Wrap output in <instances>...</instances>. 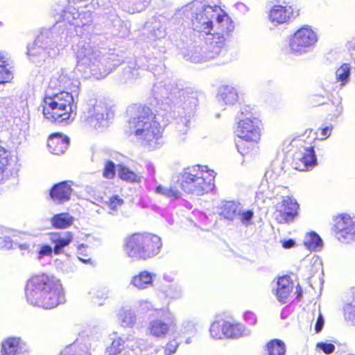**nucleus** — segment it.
<instances>
[{
	"instance_id": "nucleus-46",
	"label": "nucleus",
	"mask_w": 355,
	"mask_h": 355,
	"mask_svg": "<svg viewBox=\"0 0 355 355\" xmlns=\"http://www.w3.org/2000/svg\"><path fill=\"white\" fill-rule=\"evenodd\" d=\"M253 109L250 105H243L241 110L240 112L241 115L248 116L249 114H253Z\"/></svg>"
},
{
	"instance_id": "nucleus-45",
	"label": "nucleus",
	"mask_w": 355,
	"mask_h": 355,
	"mask_svg": "<svg viewBox=\"0 0 355 355\" xmlns=\"http://www.w3.org/2000/svg\"><path fill=\"white\" fill-rule=\"evenodd\" d=\"M323 325H324V320H323L322 315L321 314H319V315L317 318V321L315 324V331L316 333L320 332L323 328Z\"/></svg>"
},
{
	"instance_id": "nucleus-26",
	"label": "nucleus",
	"mask_w": 355,
	"mask_h": 355,
	"mask_svg": "<svg viewBox=\"0 0 355 355\" xmlns=\"http://www.w3.org/2000/svg\"><path fill=\"white\" fill-rule=\"evenodd\" d=\"M268 355H285V343L279 339L270 340L265 346Z\"/></svg>"
},
{
	"instance_id": "nucleus-6",
	"label": "nucleus",
	"mask_w": 355,
	"mask_h": 355,
	"mask_svg": "<svg viewBox=\"0 0 355 355\" xmlns=\"http://www.w3.org/2000/svg\"><path fill=\"white\" fill-rule=\"evenodd\" d=\"M263 128L261 120L256 116L245 117L237 122L235 132L240 140L236 145L240 154L244 156L258 148Z\"/></svg>"
},
{
	"instance_id": "nucleus-17",
	"label": "nucleus",
	"mask_w": 355,
	"mask_h": 355,
	"mask_svg": "<svg viewBox=\"0 0 355 355\" xmlns=\"http://www.w3.org/2000/svg\"><path fill=\"white\" fill-rule=\"evenodd\" d=\"M83 120L87 125L94 128H99L102 122L105 120L104 114L95 106L88 107L87 110L84 112Z\"/></svg>"
},
{
	"instance_id": "nucleus-38",
	"label": "nucleus",
	"mask_w": 355,
	"mask_h": 355,
	"mask_svg": "<svg viewBox=\"0 0 355 355\" xmlns=\"http://www.w3.org/2000/svg\"><path fill=\"white\" fill-rule=\"evenodd\" d=\"M222 95L226 103H232L237 98V94L233 89H227V92H223Z\"/></svg>"
},
{
	"instance_id": "nucleus-19",
	"label": "nucleus",
	"mask_w": 355,
	"mask_h": 355,
	"mask_svg": "<svg viewBox=\"0 0 355 355\" xmlns=\"http://www.w3.org/2000/svg\"><path fill=\"white\" fill-rule=\"evenodd\" d=\"M220 13L216 17V24L214 25V29L221 32V34L229 35L234 28V25L227 14L220 8Z\"/></svg>"
},
{
	"instance_id": "nucleus-29",
	"label": "nucleus",
	"mask_w": 355,
	"mask_h": 355,
	"mask_svg": "<svg viewBox=\"0 0 355 355\" xmlns=\"http://www.w3.org/2000/svg\"><path fill=\"white\" fill-rule=\"evenodd\" d=\"M350 67L347 63H343L336 72V80L341 85H345L350 74Z\"/></svg>"
},
{
	"instance_id": "nucleus-49",
	"label": "nucleus",
	"mask_w": 355,
	"mask_h": 355,
	"mask_svg": "<svg viewBox=\"0 0 355 355\" xmlns=\"http://www.w3.org/2000/svg\"><path fill=\"white\" fill-rule=\"evenodd\" d=\"M298 290L299 291H298L297 297H300L302 295V291H301L300 287H299Z\"/></svg>"
},
{
	"instance_id": "nucleus-13",
	"label": "nucleus",
	"mask_w": 355,
	"mask_h": 355,
	"mask_svg": "<svg viewBox=\"0 0 355 355\" xmlns=\"http://www.w3.org/2000/svg\"><path fill=\"white\" fill-rule=\"evenodd\" d=\"M294 10L291 5L277 4L273 6L268 13L269 20L274 24H282L290 21L293 17Z\"/></svg>"
},
{
	"instance_id": "nucleus-12",
	"label": "nucleus",
	"mask_w": 355,
	"mask_h": 355,
	"mask_svg": "<svg viewBox=\"0 0 355 355\" xmlns=\"http://www.w3.org/2000/svg\"><path fill=\"white\" fill-rule=\"evenodd\" d=\"M333 231L338 241L343 243H349L354 240L355 222L348 214H342L334 218Z\"/></svg>"
},
{
	"instance_id": "nucleus-34",
	"label": "nucleus",
	"mask_w": 355,
	"mask_h": 355,
	"mask_svg": "<svg viewBox=\"0 0 355 355\" xmlns=\"http://www.w3.org/2000/svg\"><path fill=\"white\" fill-rule=\"evenodd\" d=\"M11 156L10 152L0 146V173L4 172L10 164Z\"/></svg>"
},
{
	"instance_id": "nucleus-37",
	"label": "nucleus",
	"mask_w": 355,
	"mask_h": 355,
	"mask_svg": "<svg viewBox=\"0 0 355 355\" xmlns=\"http://www.w3.org/2000/svg\"><path fill=\"white\" fill-rule=\"evenodd\" d=\"M180 343L177 341L176 338L169 339L164 347V354L166 355H171L176 352Z\"/></svg>"
},
{
	"instance_id": "nucleus-21",
	"label": "nucleus",
	"mask_w": 355,
	"mask_h": 355,
	"mask_svg": "<svg viewBox=\"0 0 355 355\" xmlns=\"http://www.w3.org/2000/svg\"><path fill=\"white\" fill-rule=\"evenodd\" d=\"M73 217L67 212L55 214L51 219L52 227L58 230L69 227L73 225Z\"/></svg>"
},
{
	"instance_id": "nucleus-35",
	"label": "nucleus",
	"mask_w": 355,
	"mask_h": 355,
	"mask_svg": "<svg viewBox=\"0 0 355 355\" xmlns=\"http://www.w3.org/2000/svg\"><path fill=\"white\" fill-rule=\"evenodd\" d=\"M119 320L123 327H132L135 323V317L130 313L123 312L119 315Z\"/></svg>"
},
{
	"instance_id": "nucleus-50",
	"label": "nucleus",
	"mask_w": 355,
	"mask_h": 355,
	"mask_svg": "<svg viewBox=\"0 0 355 355\" xmlns=\"http://www.w3.org/2000/svg\"><path fill=\"white\" fill-rule=\"evenodd\" d=\"M148 1H146V4H145V5H144V7H145V6H146V4H148Z\"/></svg>"
},
{
	"instance_id": "nucleus-32",
	"label": "nucleus",
	"mask_w": 355,
	"mask_h": 355,
	"mask_svg": "<svg viewBox=\"0 0 355 355\" xmlns=\"http://www.w3.org/2000/svg\"><path fill=\"white\" fill-rule=\"evenodd\" d=\"M124 204L123 199L119 195H113L105 202L107 208L112 212L117 211Z\"/></svg>"
},
{
	"instance_id": "nucleus-28",
	"label": "nucleus",
	"mask_w": 355,
	"mask_h": 355,
	"mask_svg": "<svg viewBox=\"0 0 355 355\" xmlns=\"http://www.w3.org/2000/svg\"><path fill=\"white\" fill-rule=\"evenodd\" d=\"M220 215L228 220H233L237 215V207L233 202H227L220 208Z\"/></svg>"
},
{
	"instance_id": "nucleus-7",
	"label": "nucleus",
	"mask_w": 355,
	"mask_h": 355,
	"mask_svg": "<svg viewBox=\"0 0 355 355\" xmlns=\"http://www.w3.org/2000/svg\"><path fill=\"white\" fill-rule=\"evenodd\" d=\"M312 132V129H306L304 134L294 137L290 143L291 150L293 151L291 165L299 171H306L313 168L317 164V157L313 146H306L305 135L308 136Z\"/></svg>"
},
{
	"instance_id": "nucleus-8",
	"label": "nucleus",
	"mask_w": 355,
	"mask_h": 355,
	"mask_svg": "<svg viewBox=\"0 0 355 355\" xmlns=\"http://www.w3.org/2000/svg\"><path fill=\"white\" fill-rule=\"evenodd\" d=\"M219 6H205L203 9L196 14L195 19L193 20V25L198 32L205 35H211L210 40L211 48L216 51L222 49L225 45V37L226 34H221V32L214 29V24L209 17L210 12H217Z\"/></svg>"
},
{
	"instance_id": "nucleus-43",
	"label": "nucleus",
	"mask_w": 355,
	"mask_h": 355,
	"mask_svg": "<svg viewBox=\"0 0 355 355\" xmlns=\"http://www.w3.org/2000/svg\"><path fill=\"white\" fill-rule=\"evenodd\" d=\"M244 319L249 325H254L257 322V318L251 311H247L244 313Z\"/></svg>"
},
{
	"instance_id": "nucleus-39",
	"label": "nucleus",
	"mask_w": 355,
	"mask_h": 355,
	"mask_svg": "<svg viewBox=\"0 0 355 355\" xmlns=\"http://www.w3.org/2000/svg\"><path fill=\"white\" fill-rule=\"evenodd\" d=\"M317 347L326 354H331L335 350V346L332 343H318Z\"/></svg>"
},
{
	"instance_id": "nucleus-30",
	"label": "nucleus",
	"mask_w": 355,
	"mask_h": 355,
	"mask_svg": "<svg viewBox=\"0 0 355 355\" xmlns=\"http://www.w3.org/2000/svg\"><path fill=\"white\" fill-rule=\"evenodd\" d=\"M321 243L322 240L317 233L311 232L306 234L304 244L307 248L315 249L321 245Z\"/></svg>"
},
{
	"instance_id": "nucleus-9",
	"label": "nucleus",
	"mask_w": 355,
	"mask_h": 355,
	"mask_svg": "<svg viewBox=\"0 0 355 355\" xmlns=\"http://www.w3.org/2000/svg\"><path fill=\"white\" fill-rule=\"evenodd\" d=\"M301 206L293 196H287L277 202L272 213V218L277 225H290L300 216Z\"/></svg>"
},
{
	"instance_id": "nucleus-24",
	"label": "nucleus",
	"mask_w": 355,
	"mask_h": 355,
	"mask_svg": "<svg viewBox=\"0 0 355 355\" xmlns=\"http://www.w3.org/2000/svg\"><path fill=\"white\" fill-rule=\"evenodd\" d=\"M13 74L8 60L0 54V85L11 82Z\"/></svg>"
},
{
	"instance_id": "nucleus-27",
	"label": "nucleus",
	"mask_w": 355,
	"mask_h": 355,
	"mask_svg": "<svg viewBox=\"0 0 355 355\" xmlns=\"http://www.w3.org/2000/svg\"><path fill=\"white\" fill-rule=\"evenodd\" d=\"M118 175L121 180L127 182L135 183L141 182V175L123 166H118Z\"/></svg>"
},
{
	"instance_id": "nucleus-3",
	"label": "nucleus",
	"mask_w": 355,
	"mask_h": 355,
	"mask_svg": "<svg viewBox=\"0 0 355 355\" xmlns=\"http://www.w3.org/2000/svg\"><path fill=\"white\" fill-rule=\"evenodd\" d=\"M162 248V241L158 235L137 232L128 234L124 239L123 248L126 255L139 261H146L159 254Z\"/></svg>"
},
{
	"instance_id": "nucleus-41",
	"label": "nucleus",
	"mask_w": 355,
	"mask_h": 355,
	"mask_svg": "<svg viewBox=\"0 0 355 355\" xmlns=\"http://www.w3.org/2000/svg\"><path fill=\"white\" fill-rule=\"evenodd\" d=\"M254 213L251 210H247L241 214V221L244 224H248L252 218Z\"/></svg>"
},
{
	"instance_id": "nucleus-33",
	"label": "nucleus",
	"mask_w": 355,
	"mask_h": 355,
	"mask_svg": "<svg viewBox=\"0 0 355 355\" xmlns=\"http://www.w3.org/2000/svg\"><path fill=\"white\" fill-rule=\"evenodd\" d=\"M58 355H91L75 345L71 344L63 347Z\"/></svg>"
},
{
	"instance_id": "nucleus-47",
	"label": "nucleus",
	"mask_w": 355,
	"mask_h": 355,
	"mask_svg": "<svg viewBox=\"0 0 355 355\" xmlns=\"http://www.w3.org/2000/svg\"><path fill=\"white\" fill-rule=\"evenodd\" d=\"M295 245V242L291 239L284 241L282 242V246L285 249H290V248L294 247Z\"/></svg>"
},
{
	"instance_id": "nucleus-1",
	"label": "nucleus",
	"mask_w": 355,
	"mask_h": 355,
	"mask_svg": "<svg viewBox=\"0 0 355 355\" xmlns=\"http://www.w3.org/2000/svg\"><path fill=\"white\" fill-rule=\"evenodd\" d=\"M59 83L60 91L46 92L42 100V112L44 119L53 124L68 123L76 115L77 105L73 93H78L79 82L67 76L61 75L51 83Z\"/></svg>"
},
{
	"instance_id": "nucleus-4",
	"label": "nucleus",
	"mask_w": 355,
	"mask_h": 355,
	"mask_svg": "<svg viewBox=\"0 0 355 355\" xmlns=\"http://www.w3.org/2000/svg\"><path fill=\"white\" fill-rule=\"evenodd\" d=\"M128 126L130 130L150 148L154 149L160 146L163 130L156 121L155 114L149 107H139L137 116L128 121Z\"/></svg>"
},
{
	"instance_id": "nucleus-48",
	"label": "nucleus",
	"mask_w": 355,
	"mask_h": 355,
	"mask_svg": "<svg viewBox=\"0 0 355 355\" xmlns=\"http://www.w3.org/2000/svg\"><path fill=\"white\" fill-rule=\"evenodd\" d=\"M155 192L166 197V187L159 185L155 188Z\"/></svg>"
},
{
	"instance_id": "nucleus-25",
	"label": "nucleus",
	"mask_w": 355,
	"mask_h": 355,
	"mask_svg": "<svg viewBox=\"0 0 355 355\" xmlns=\"http://www.w3.org/2000/svg\"><path fill=\"white\" fill-rule=\"evenodd\" d=\"M227 326V321L225 320H216L214 321L209 329V332L212 338L215 339H223L226 338V331Z\"/></svg>"
},
{
	"instance_id": "nucleus-40",
	"label": "nucleus",
	"mask_w": 355,
	"mask_h": 355,
	"mask_svg": "<svg viewBox=\"0 0 355 355\" xmlns=\"http://www.w3.org/2000/svg\"><path fill=\"white\" fill-rule=\"evenodd\" d=\"M180 193L175 187L166 188V197L172 199H177L180 197Z\"/></svg>"
},
{
	"instance_id": "nucleus-18",
	"label": "nucleus",
	"mask_w": 355,
	"mask_h": 355,
	"mask_svg": "<svg viewBox=\"0 0 355 355\" xmlns=\"http://www.w3.org/2000/svg\"><path fill=\"white\" fill-rule=\"evenodd\" d=\"M55 238L51 239L54 244L53 252L55 254H60L63 252V248L68 246L73 241V235L71 232L63 233L55 232L52 234Z\"/></svg>"
},
{
	"instance_id": "nucleus-20",
	"label": "nucleus",
	"mask_w": 355,
	"mask_h": 355,
	"mask_svg": "<svg viewBox=\"0 0 355 355\" xmlns=\"http://www.w3.org/2000/svg\"><path fill=\"white\" fill-rule=\"evenodd\" d=\"M105 355H137L132 349L125 347V342L121 338H114L106 348Z\"/></svg>"
},
{
	"instance_id": "nucleus-23",
	"label": "nucleus",
	"mask_w": 355,
	"mask_h": 355,
	"mask_svg": "<svg viewBox=\"0 0 355 355\" xmlns=\"http://www.w3.org/2000/svg\"><path fill=\"white\" fill-rule=\"evenodd\" d=\"M131 284L139 289H144L153 284V277L150 272L142 271L132 277Z\"/></svg>"
},
{
	"instance_id": "nucleus-5",
	"label": "nucleus",
	"mask_w": 355,
	"mask_h": 355,
	"mask_svg": "<svg viewBox=\"0 0 355 355\" xmlns=\"http://www.w3.org/2000/svg\"><path fill=\"white\" fill-rule=\"evenodd\" d=\"M215 177L214 170L196 164L186 168L180 174L178 182L184 193L202 196L214 189Z\"/></svg>"
},
{
	"instance_id": "nucleus-42",
	"label": "nucleus",
	"mask_w": 355,
	"mask_h": 355,
	"mask_svg": "<svg viewBox=\"0 0 355 355\" xmlns=\"http://www.w3.org/2000/svg\"><path fill=\"white\" fill-rule=\"evenodd\" d=\"M53 252V249H52L49 245H44L40 248L38 254L40 257H44V256H51Z\"/></svg>"
},
{
	"instance_id": "nucleus-2",
	"label": "nucleus",
	"mask_w": 355,
	"mask_h": 355,
	"mask_svg": "<svg viewBox=\"0 0 355 355\" xmlns=\"http://www.w3.org/2000/svg\"><path fill=\"white\" fill-rule=\"evenodd\" d=\"M26 296L30 304L51 309L65 302L62 285L46 275L31 277L26 285Z\"/></svg>"
},
{
	"instance_id": "nucleus-10",
	"label": "nucleus",
	"mask_w": 355,
	"mask_h": 355,
	"mask_svg": "<svg viewBox=\"0 0 355 355\" xmlns=\"http://www.w3.org/2000/svg\"><path fill=\"white\" fill-rule=\"evenodd\" d=\"M318 42V35L312 28L304 25L299 28L289 37L288 46L292 53H306Z\"/></svg>"
},
{
	"instance_id": "nucleus-44",
	"label": "nucleus",
	"mask_w": 355,
	"mask_h": 355,
	"mask_svg": "<svg viewBox=\"0 0 355 355\" xmlns=\"http://www.w3.org/2000/svg\"><path fill=\"white\" fill-rule=\"evenodd\" d=\"M333 125H329L320 128L321 139H326L328 138L332 132Z\"/></svg>"
},
{
	"instance_id": "nucleus-16",
	"label": "nucleus",
	"mask_w": 355,
	"mask_h": 355,
	"mask_svg": "<svg viewBox=\"0 0 355 355\" xmlns=\"http://www.w3.org/2000/svg\"><path fill=\"white\" fill-rule=\"evenodd\" d=\"M68 144V138L58 132L51 134L48 139L49 150L54 155L62 154L66 150Z\"/></svg>"
},
{
	"instance_id": "nucleus-11",
	"label": "nucleus",
	"mask_w": 355,
	"mask_h": 355,
	"mask_svg": "<svg viewBox=\"0 0 355 355\" xmlns=\"http://www.w3.org/2000/svg\"><path fill=\"white\" fill-rule=\"evenodd\" d=\"M157 315L162 318H156L150 322L148 327V334L155 338L166 337L171 327L175 326V318L168 309H159Z\"/></svg>"
},
{
	"instance_id": "nucleus-22",
	"label": "nucleus",
	"mask_w": 355,
	"mask_h": 355,
	"mask_svg": "<svg viewBox=\"0 0 355 355\" xmlns=\"http://www.w3.org/2000/svg\"><path fill=\"white\" fill-rule=\"evenodd\" d=\"M20 350V340L10 337L1 343V355H16Z\"/></svg>"
},
{
	"instance_id": "nucleus-31",
	"label": "nucleus",
	"mask_w": 355,
	"mask_h": 355,
	"mask_svg": "<svg viewBox=\"0 0 355 355\" xmlns=\"http://www.w3.org/2000/svg\"><path fill=\"white\" fill-rule=\"evenodd\" d=\"M227 326L229 327L227 329L226 338H238L244 334V329L239 323L227 321Z\"/></svg>"
},
{
	"instance_id": "nucleus-14",
	"label": "nucleus",
	"mask_w": 355,
	"mask_h": 355,
	"mask_svg": "<svg viewBox=\"0 0 355 355\" xmlns=\"http://www.w3.org/2000/svg\"><path fill=\"white\" fill-rule=\"evenodd\" d=\"M69 181H62L54 184L49 192L53 201L63 204L70 200L73 189Z\"/></svg>"
},
{
	"instance_id": "nucleus-36",
	"label": "nucleus",
	"mask_w": 355,
	"mask_h": 355,
	"mask_svg": "<svg viewBox=\"0 0 355 355\" xmlns=\"http://www.w3.org/2000/svg\"><path fill=\"white\" fill-rule=\"evenodd\" d=\"M116 175L115 164L112 161L108 160L105 163L103 169V176L109 180L114 179Z\"/></svg>"
},
{
	"instance_id": "nucleus-15",
	"label": "nucleus",
	"mask_w": 355,
	"mask_h": 355,
	"mask_svg": "<svg viewBox=\"0 0 355 355\" xmlns=\"http://www.w3.org/2000/svg\"><path fill=\"white\" fill-rule=\"evenodd\" d=\"M275 296L280 302L285 303L293 290L294 284L288 275L278 278Z\"/></svg>"
}]
</instances>
